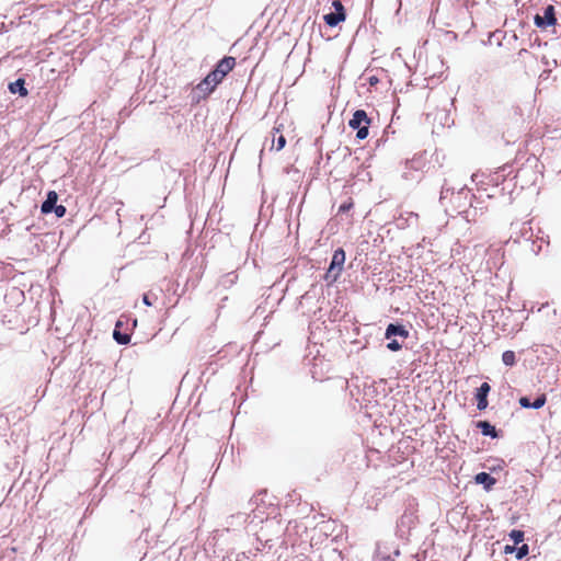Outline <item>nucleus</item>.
Segmentation results:
<instances>
[{"label": "nucleus", "mask_w": 561, "mask_h": 561, "mask_svg": "<svg viewBox=\"0 0 561 561\" xmlns=\"http://www.w3.org/2000/svg\"><path fill=\"white\" fill-rule=\"evenodd\" d=\"M9 89L12 93H19L22 96L27 94L23 79H18L16 81L10 83Z\"/></svg>", "instance_id": "2eb2a0df"}, {"label": "nucleus", "mask_w": 561, "mask_h": 561, "mask_svg": "<svg viewBox=\"0 0 561 561\" xmlns=\"http://www.w3.org/2000/svg\"><path fill=\"white\" fill-rule=\"evenodd\" d=\"M323 20L329 26H336L345 20V12H330L323 16Z\"/></svg>", "instance_id": "ddd939ff"}, {"label": "nucleus", "mask_w": 561, "mask_h": 561, "mask_svg": "<svg viewBox=\"0 0 561 561\" xmlns=\"http://www.w3.org/2000/svg\"><path fill=\"white\" fill-rule=\"evenodd\" d=\"M234 65L236 59L233 57H225L217 64L215 70L225 78L233 69Z\"/></svg>", "instance_id": "f8f14e48"}, {"label": "nucleus", "mask_w": 561, "mask_h": 561, "mask_svg": "<svg viewBox=\"0 0 561 561\" xmlns=\"http://www.w3.org/2000/svg\"><path fill=\"white\" fill-rule=\"evenodd\" d=\"M510 538L514 541V545H518L524 540V531L518 529H513L510 533Z\"/></svg>", "instance_id": "5701e85b"}, {"label": "nucleus", "mask_w": 561, "mask_h": 561, "mask_svg": "<svg viewBox=\"0 0 561 561\" xmlns=\"http://www.w3.org/2000/svg\"><path fill=\"white\" fill-rule=\"evenodd\" d=\"M332 5L334 7L335 12H345V11H344V7H343V4H342V2H341V1H339V0H334V1H333V3H332Z\"/></svg>", "instance_id": "c85d7f7f"}, {"label": "nucleus", "mask_w": 561, "mask_h": 561, "mask_svg": "<svg viewBox=\"0 0 561 561\" xmlns=\"http://www.w3.org/2000/svg\"><path fill=\"white\" fill-rule=\"evenodd\" d=\"M397 336L401 337L402 340H405L410 336V332L405 328V325L399 322H391L386 328L385 339L391 340L392 337Z\"/></svg>", "instance_id": "39448f33"}, {"label": "nucleus", "mask_w": 561, "mask_h": 561, "mask_svg": "<svg viewBox=\"0 0 561 561\" xmlns=\"http://www.w3.org/2000/svg\"><path fill=\"white\" fill-rule=\"evenodd\" d=\"M368 127H369V125L364 124L363 126L356 128L357 129L356 138L359 140L365 139L368 136Z\"/></svg>", "instance_id": "393cba45"}, {"label": "nucleus", "mask_w": 561, "mask_h": 561, "mask_svg": "<svg viewBox=\"0 0 561 561\" xmlns=\"http://www.w3.org/2000/svg\"><path fill=\"white\" fill-rule=\"evenodd\" d=\"M547 402V397L545 393L539 394L536 397V399L531 402V409L538 410L542 408Z\"/></svg>", "instance_id": "412c9836"}, {"label": "nucleus", "mask_w": 561, "mask_h": 561, "mask_svg": "<svg viewBox=\"0 0 561 561\" xmlns=\"http://www.w3.org/2000/svg\"><path fill=\"white\" fill-rule=\"evenodd\" d=\"M51 213H54L57 218H62L66 215L67 209L64 205L57 204L53 207Z\"/></svg>", "instance_id": "a878e982"}, {"label": "nucleus", "mask_w": 561, "mask_h": 561, "mask_svg": "<svg viewBox=\"0 0 561 561\" xmlns=\"http://www.w3.org/2000/svg\"><path fill=\"white\" fill-rule=\"evenodd\" d=\"M399 556L400 550L394 541H379L374 554V561H397Z\"/></svg>", "instance_id": "7ed1b4c3"}, {"label": "nucleus", "mask_w": 561, "mask_h": 561, "mask_svg": "<svg viewBox=\"0 0 561 561\" xmlns=\"http://www.w3.org/2000/svg\"><path fill=\"white\" fill-rule=\"evenodd\" d=\"M58 194L55 191H48L45 201L41 205V213L44 215L51 214V209L57 205Z\"/></svg>", "instance_id": "9d476101"}, {"label": "nucleus", "mask_w": 561, "mask_h": 561, "mask_svg": "<svg viewBox=\"0 0 561 561\" xmlns=\"http://www.w3.org/2000/svg\"><path fill=\"white\" fill-rule=\"evenodd\" d=\"M557 22V19L554 16V8L552 5H548L545 9L543 16L536 15L535 23L537 26H543V25H554Z\"/></svg>", "instance_id": "0eeeda50"}, {"label": "nucleus", "mask_w": 561, "mask_h": 561, "mask_svg": "<svg viewBox=\"0 0 561 561\" xmlns=\"http://www.w3.org/2000/svg\"><path fill=\"white\" fill-rule=\"evenodd\" d=\"M121 323L117 322L115 329L113 331V339L119 345H126L130 342V335L128 333H124L119 330Z\"/></svg>", "instance_id": "4468645a"}, {"label": "nucleus", "mask_w": 561, "mask_h": 561, "mask_svg": "<svg viewBox=\"0 0 561 561\" xmlns=\"http://www.w3.org/2000/svg\"><path fill=\"white\" fill-rule=\"evenodd\" d=\"M471 190L468 186V183H450L445 180L442 191H440V202L443 203L446 199H449L453 204L458 207L470 204Z\"/></svg>", "instance_id": "f257e3e1"}, {"label": "nucleus", "mask_w": 561, "mask_h": 561, "mask_svg": "<svg viewBox=\"0 0 561 561\" xmlns=\"http://www.w3.org/2000/svg\"><path fill=\"white\" fill-rule=\"evenodd\" d=\"M142 302H144L146 306H148V307L152 306V301L150 300V297H149V295H148V294H145V295L142 296Z\"/></svg>", "instance_id": "7c9ffc66"}, {"label": "nucleus", "mask_w": 561, "mask_h": 561, "mask_svg": "<svg viewBox=\"0 0 561 561\" xmlns=\"http://www.w3.org/2000/svg\"><path fill=\"white\" fill-rule=\"evenodd\" d=\"M415 516L413 513L404 512V514L400 517V525L403 527L410 528L411 525L414 523Z\"/></svg>", "instance_id": "6ab92c4d"}, {"label": "nucleus", "mask_w": 561, "mask_h": 561, "mask_svg": "<svg viewBox=\"0 0 561 561\" xmlns=\"http://www.w3.org/2000/svg\"><path fill=\"white\" fill-rule=\"evenodd\" d=\"M222 75L218 73L215 69L209 72L206 78L198 83L197 90L203 92L205 95L214 91L216 85L222 81Z\"/></svg>", "instance_id": "20e7f679"}, {"label": "nucleus", "mask_w": 561, "mask_h": 561, "mask_svg": "<svg viewBox=\"0 0 561 561\" xmlns=\"http://www.w3.org/2000/svg\"><path fill=\"white\" fill-rule=\"evenodd\" d=\"M286 145V138L283 135H278L277 137L273 135L272 148H275L276 151L282 150Z\"/></svg>", "instance_id": "aec40b11"}, {"label": "nucleus", "mask_w": 561, "mask_h": 561, "mask_svg": "<svg viewBox=\"0 0 561 561\" xmlns=\"http://www.w3.org/2000/svg\"><path fill=\"white\" fill-rule=\"evenodd\" d=\"M364 124L369 125L370 118L367 116V113L364 110H356L353 114V117L348 122V126L352 129H356Z\"/></svg>", "instance_id": "6e6552de"}, {"label": "nucleus", "mask_w": 561, "mask_h": 561, "mask_svg": "<svg viewBox=\"0 0 561 561\" xmlns=\"http://www.w3.org/2000/svg\"><path fill=\"white\" fill-rule=\"evenodd\" d=\"M353 199L350 197L347 198V201H345L344 203H342L339 207V214H345L347 211H350L353 207Z\"/></svg>", "instance_id": "b1692460"}, {"label": "nucleus", "mask_w": 561, "mask_h": 561, "mask_svg": "<svg viewBox=\"0 0 561 561\" xmlns=\"http://www.w3.org/2000/svg\"><path fill=\"white\" fill-rule=\"evenodd\" d=\"M515 549H516V545H514V546L507 545L504 547V553L505 554L515 553Z\"/></svg>", "instance_id": "c756f323"}, {"label": "nucleus", "mask_w": 561, "mask_h": 561, "mask_svg": "<svg viewBox=\"0 0 561 561\" xmlns=\"http://www.w3.org/2000/svg\"><path fill=\"white\" fill-rule=\"evenodd\" d=\"M491 390V387L488 382H482L481 386L476 391V400L478 410H485L488 407V396Z\"/></svg>", "instance_id": "423d86ee"}, {"label": "nucleus", "mask_w": 561, "mask_h": 561, "mask_svg": "<svg viewBox=\"0 0 561 561\" xmlns=\"http://www.w3.org/2000/svg\"><path fill=\"white\" fill-rule=\"evenodd\" d=\"M387 348L391 352H398L402 348V344L399 343L398 340L392 337L390 342L387 344Z\"/></svg>", "instance_id": "bb28decb"}, {"label": "nucleus", "mask_w": 561, "mask_h": 561, "mask_svg": "<svg viewBox=\"0 0 561 561\" xmlns=\"http://www.w3.org/2000/svg\"><path fill=\"white\" fill-rule=\"evenodd\" d=\"M474 482L483 485L485 491H491L496 483V479L488 472H479L474 476Z\"/></svg>", "instance_id": "1a4fd4ad"}, {"label": "nucleus", "mask_w": 561, "mask_h": 561, "mask_svg": "<svg viewBox=\"0 0 561 561\" xmlns=\"http://www.w3.org/2000/svg\"><path fill=\"white\" fill-rule=\"evenodd\" d=\"M476 427L481 431L483 436H489L491 438L500 437V431H497L489 421H478L476 422Z\"/></svg>", "instance_id": "9b49d317"}, {"label": "nucleus", "mask_w": 561, "mask_h": 561, "mask_svg": "<svg viewBox=\"0 0 561 561\" xmlns=\"http://www.w3.org/2000/svg\"><path fill=\"white\" fill-rule=\"evenodd\" d=\"M247 518H248V515L245 513H238L236 515H230L228 517L227 524L231 525V526L234 524L243 525V524H245Z\"/></svg>", "instance_id": "dca6fc26"}, {"label": "nucleus", "mask_w": 561, "mask_h": 561, "mask_svg": "<svg viewBox=\"0 0 561 561\" xmlns=\"http://www.w3.org/2000/svg\"><path fill=\"white\" fill-rule=\"evenodd\" d=\"M237 278H238V275L234 274L233 272H231V273H228L225 276H222L219 280V284L227 288V287L233 285L237 280Z\"/></svg>", "instance_id": "f3484780"}, {"label": "nucleus", "mask_w": 561, "mask_h": 561, "mask_svg": "<svg viewBox=\"0 0 561 561\" xmlns=\"http://www.w3.org/2000/svg\"><path fill=\"white\" fill-rule=\"evenodd\" d=\"M528 552H529V547L526 543L522 545L520 547H516V549H515L516 560L523 559L524 557H526L528 554Z\"/></svg>", "instance_id": "4be33fe9"}, {"label": "nucleus", "mask_w": 561, "mask_h": 561, "mask_svg": "<svg viewBox=\"0 0 561 561\" xmlns=\"http://www.w3.org/2000/svg\"><path fill=\"white\" fill-rule=\"evenodd\" d=\"M502 360L506 366H514L516 364V355L513 351H505L502 354Z\"/></svg>", "instance_id": "a211bd4d"}, {"label": "nucleus", "mask_w": 561, "mask_h": 561, "mask_svg": "<svg viewBox=\"0 0 561 561\" xmlns=\"http://www.w3.org/2000/svg\"><path fill=\"white\" fill-rule=\"evenodd\" d=\"M344 263H345V252L342 248H339L334 251L331 262H330V265L324 274V280L328 284H333L334 282L337 280V278L340 277V275L343 271Z\"/></svg>", "instance_id": "f03ea898"}, {"label": "nucleus", "mask_w": 561, "mask_h": 561, "mask_svg": "<svg viewBox=\"0 0 561 561\" xmlns=\"http://www.w3.org/2000/svg\"><path fill=\"white\" fill-rule=\"evenodd\" d=\"M518 403L524 409H531V401L528 397H520Z\"/></svg>", "instance_id": "cd10ccee"}]
</instances>
